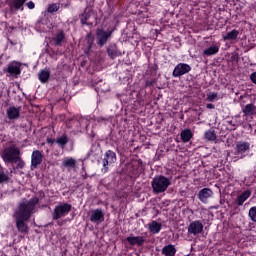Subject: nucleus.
I'll use <instances>...</instances> for the list:
<instances>
[{
	"instance_id": "32",
	"label": "nucleus",
	"mask_w": 256,
	"mask_h": 256,
	"mask_svg": "<svg viewBox=\"0 0 256 256\" xmlns=\"http://www.w3.org/2000/svg\"><path fill=\"white\" fill-rule=\"evenodd\" d=\"M12 163H17L18 169H23L25 167V162L23 161V159H21V155L18 156V159L14 160Z\"/></svg>"
},
{
	"instance_id": "35",
	"label": "nucleus",
	"mask_w": 256,
	"mask_h": 256,
	"mask_svg": "<svg viewBox=\"0 0 256 256\" xmlns=\"http://www.w3.org/2000/svg\"><path fill=\"white\" fill-rule=\"evenodd\" d=\"M6 181H9V176L3 172H0V183H6Z\"/></svg>"
},
{
	"instance_id": "21",
	"label": "nucleus",
	"mask_w": 256,
	"mask_h": 256,
	"mask_svg": "<svg viewBox=\"0 0 256 256\" xmlns=\"http://www.w3.org/2000/svg\"><path fill=\"white\" fill-rule=\"evenodd\" d=\"M256 107L255 104H247L243 109V117H251V115H255Z\"/></svg>"
},
{
	"instance_id": "23",
	"label": "nucleus",
	"mask_w": 256,
	"mask_h": 256,
	"mask_svg": "<svg viewBox=\"0 0 256 256\" xmlns=\"http://www.w3.org/2000/svg\"><path fill=\"white\" fill-rule=\"evenodd\" d=\"M180 137L183 143H189L193 138V132L191 131V129L182 130V132L180 133Z\"/></svg>"
},
{
	"instance_id": "1",
	"label": "nucleus",
	"mask_w": 256,
	"mask_h": 256,
	"mask_svg": "<svg viewBox=\"0 0 256 256\" xmlns=\"http://www.w3.org/2000/svg\"><path fill=\"white\" fill-rule=\"evenodd\" d=\"M38 201L37 198H34L30 201L23 202L15 212L16 227L20 233H29V227L25 224V221H29L31 214L35 211V205H37Z\"/></svg>"
},
{
	"instance_id": "11",
	"label": "nucleus",
	"mask_w": 256,
	"mask_h": 256,
	"mask_svg": "<svg viewBox=\"0 0 256 256\" xmlns=\"http://www.w3.org/2000/svg\"><path fill=\"white\" fill-rule=\"evenodd\" d=\"M43 163V153L39 150H34L31 155V169H37L38 165Z\"/></svg>"
},
{
	"instance_id": "14",
	"label": "nucleus",
	"mask_w": 256,
	"mask_h": 256,
	"mask_svg": "<svg viewBox=\"0 0 256 256\" xmlns=\"http://www.w3.org/2000/svg\"><path fill=\"white\" fill-rule=\"evenodd\" d=\"M66 42L67 38L65 37V31L63 30H58L52 37V43H54V45L61 47V45Z\"/></svg>"
},
{
	"instance_id": "9",
	"label": "nucleus",
	"mask_w": 256,
	"mask_h": 256,
	"mask_svg": "<svg viewBox=\"0 0 256 256\" xmlns=\"http://www.w3.org/2000/svg\"><path fill=\"white\" fill-rule=\"evenodd\" d=\"M200 233H203V222L200 220H195L191 222L188 226V235H200Z\"/></svg>"
},
{
	"instance_id": "22",
	"label": "nucleus",
	"mask_w": 256,
	"mask_h": 256,
	"mask_svg": "<svg viewBox=\"0 0 256 256\" xmlns=\"http://www.w3.org/2000/svg\"><path fill=\"white\" fill-rule=\"evenodd\" d=\"M175 253H177V249L175 248V245L169 244L162 248V255L165 256H174Z\"/></svg>"
},
{
	"instance_id": "18",
	"label": "nucleus",
	"mask_w": 256,
	"mask_h": 256,
	"mask_svg": "<svg viewBox=\"0 0 256 256\" xmlns=\"http://www.w3.org/2000/svg\"><path fill=\"white\" fill-rule=\"evenodd\" d=\"M250 197H251V190L244 191L242 194H240L237 197L236 205H238V207H241L243 203H245V201H247V199H249Z\"/></svg>"
},
{
	"instance_id": "24",
	"label": "nucleus",
	"mask_w": 256,
	"mask_h": 256,
	"mask_svg": "<svg viewBox=\"0 0 256 256\" xmlns=\"http://www.w3.org/2000/svg\"><path fill=\"white\" fill-rule=\"evenodd\" d=\"M76 163L75 158L71 157H66L62 160V166L67 167L68 169H74Z\"/></svg>"
},
{
	"instance_id": "30",
	"label": "nucleus",
	"mask_w": 256,
	"mask_h": 256,
	"mask_svg": "<svg viewBox=\"0 0 256 256\" xmlns=\"http://www.w3.org/2000/svg\"><path fill=\"white\" fill-rule=\"evenodd\" d=\"M107 53H108L109 57H111V59H115V57H117L119 55V52L117 51V48L115 46H110L107 49Z\"/></svg>"
},
{
	"instance_id": "36",
	"label": "nucleus",
	"mask_w": 256,
	"mask_h": 256,
	"mask_svg": "<svg viewBox=\"0 0 256 256\" xmlns=\"http://www.w3.org/2000/svg\"><path fill=\"white\" fill-rule=\"evenodd\" d=\"M93 36L91 34H87V43H88V47L89 49H91L92 45H93Z\"/></svg>"
},
{
	"instance_id": "43",
	"label": "nucleus",
	"mask_w": 256,
	"mask_h": 256,
	"mask_svg": "<svg viewBox=\"0 0 256 256\" xmlns=\"http://www.w3.org/2000/svg\"><path fill=\"white\" fill-rule=\"evenodd\" d=\"M229 124H230V125H233V121H230Z\"/></svg>"
},
{
	"instance_id": "7",
	"label": "nucleus",
	"mask_w": 256,
	"mask_h": 256,
	"mask_svg": "<svg viewBox=\"0 0 256 256\" xmlns=\"http://www.w3.org/2000/svg\"><path fill=\"white\" fill-rule=\"evenodd\" d=\"M116 161H117V155L115 154V152L108 150L105 153V156L102 160V165L104 167L102 169V173H107V171H108L107 166L115 163Z\"/></svg>"
},
{
	"instance_id": "41",
	"label": "nucleus",
	"mask_w": 256,
	"mask_h": 256,
	"mask_svg": "<svg viewBox=\"0 0 256 256\" xmlns=\"http://www.w3.org/2000/svg\"><path fill=\"white\" fill-rule=\"evenodd\" d=\"M101 121H105V118H103V117L97 118L98 123H101Z\"/></svg>"
},
{
	"instance_id": "28",
	"label": "nucleus",
	"mask_w": 256,
	"mask_h": 256,
	"mask_svg": "<svg viewBox=\"0 0 256 256\" xmlns=\"http://www.w3.org/2000/svg\"><path fill=\"white\" fill-rule=\"evenodd\" d=\"M26 1L27 0H13L12 7L14 9H16L17 11H19V9H21V11H23V5H25Z\"/></svg>"
},
{
	"instance_id": "37",
	"label": "nucleus",
	"mask_w": 256,
	"mask_h": 256,
	"mask_svg": "<svg viewBox=\"0 0 256 256\" xmlns=\"http://www.w3.org/2000/svg\"><path fill=\"white\" fill-rule=\"evenodd\" d=\"M26 7H28V9H35V3L33 1H29L26 3Z\"/></svg>"
},
{
	"instance_id": "20",
	"label": "nucleus",
	"mask_w": 256,
	"mask_h": 256,
	"mask_svg": "<svg viewBox=\"0 0 256 256\" xmlns=\"http://www.w3.org/2000/svg\"><path fill=\"white\" fill-rule=\"evenodd\" d=\"M219 53V46L218 45H212L208 48H206L202 55L203 57H211L212 55H217Z\"/></svg>"
},
{
	"instance_id": "34",
	"label": "nucleus",
	"mask_w": 256,
	"mask_h": 256,
	"mask_svg": "<svg viewBox=\"0 0 256 256\" xmlns=\"http://www.w3.org/2000/svg\"><path fill=\"white\" fill-rule=\"evenodd\" d=\"M59 11V4H52L48 7V13H55Z\"/></svg>"
},
{
	"instance_id": "33",
	"label": "nucleus",
	"mask_w": 256,
	"mask_h": 256,
	"mask_svg": "<svg viewBox=\"0 0 256 256\" xmlns=\"http://www.w3.org/2000/svg\"><path fill=\"white\" fill-rule=\"evenodd\" d=\"M219 97V94L217 92H210L207 94V101L213 102Z\"/></svg>"
},
{
	"instance_id": "17",
	"label": "nucleus",
	"mask_w": 256,
	"mask_h": 256,
	"mask_svg": "<svg viewBox=\"0 0 256 256\" xmlns=\"http://www.w3.org/2000/svg\"><path fill=\"white\" fill-rule=\"evenodd\" d=\"M162 228L163 225L155 220L148 224V229L153 235H157V233H160Z\"/></svg>"
},
{
	"instance_id": "31",
	"label": "nucleus",
	"mask_w": 256,
	"mask_h": 256,
	"mask_svg": "<svg viewBox=\"0 0 256 256\" xmlns=\"http://www.w3.org/2000/svg\"><path fill=\"white\" fill-rule=\"evenodd\" d=\"M248 215H249L251 221H253L254 223H256V206L250 208Z\"/></svg>"
},
{
	"instance_id": "12",
	"label": "nucleus",
	"mask_w": 256,
	"mask_h": 256,
	"mask_svg": "<svg viewBox=\"0 0 256 256\" xmlns=\"http://www.w3.org/2000/svg\"><path fill=\"white\" fill-rule=\"evenodd\" d=\"M111 37V32L109 31H104L101 29H98L96 32V39L98 41V45H100V47H103V45H105V43H107V39H109Z\"/></svg>"
},
{
	"instance_id": "40",
	"label": "nucleus",
	"mask_w": 256,
	"mask_h": 256,
	"mask_svg": "<svg viewBox=\"0 0 256 256\" xmlns=\"http://www.w3.org/2000/svg\"><path fill=\"white\" fill-rule=\"evenodd\" d=\"M47 143H49L50 145H53V143H55V140H53V139H47Z\"/></svg>"
},
{
	"instance_id": "13",
	"label": "nucleus",
	"mask_w": 256,
	"mask_h": 256,
	"mask_svg": "<svg viewBox=\"0 0 256 256\" xmlns=\"http://www.w3.org/2000/svg\"><path fill=\"white\" fill-rule=\"evenodd\" d=\"M211 197H213V190L211 188H203L198 193L199 201L204 204L208 203Z\"/></svg>"
},
{
	"instance_id": "10",
	"label": "nucleus",
	"mask_w": 256,
	"mask_h": 256,
	"mask_svg": "<svg viewBox=\"0 0 256 256\" xmlns=\"http://www.w3.org/2000/svg\"><path fill=\"white\" fill-rule=\"evenodd\" d=\"M189 71H191L189 64L179 63L175 66L172 75L173 77H183V75H187Z\"/></svg>"
},
{
	"instance_id": "26",
	"label": "nucleus",
	"mask_w": 256,
	"mask_h": 256,
	"mask_svg": "<svg viewBox=\"0 0 256 256\" xmlns=\"http://www.w3.org/2000/svg\"><path fill=\"white\" fill-rule=\"evenodd\" d=\"M55 143H57V145H59V147H65V145L67 143H69V138H67V135H62L60 137H58L56 140H55Z\"/></svg>"
},
{
	"instance_id": "38",
	"label": "nucleus",
	"mask_w": 256,
	"mask_h": 256,
	"mask_svg": "<svg viewBox=\"0 0 256 256\" xmlns=\"http://www.w3.org/2000/svg\"><path fill=\"white\" fill-rule=\"evenodd\" d=\"M250 79H251L252 83H254L256 85V72H253L250 75Z\"/></svg>"
},
{
	"instance_id": "27",
	"label": "nucleus",
	"mask_w": 256,
	"mask_h": 256,
	"mask_svg": "<svg viewBox=\"0 0 256 256\" xmlns=\"http://www.w3.org/2000/svg\"><path fill=\"white\" fill-rule=\"evenodd\" d=\"M204 135H205V139H207V141H216L217 140V134L215 133V130H207Z\"/></svg>"
},
{
	"instance_id": "15",
	"label": "nucleus",
	"mask_w": 256,
	"mask_h": 256,
	"mask_svg": "<svg viewBox=\"0 0 256 256\" xmlns=\"http://www.w3.org/2000/svg\"><path fill=\"white\" fill-rule=\"evenodd\" d=\"M91 19H95V14L91 10H85L84 13L81 15V23L82 25H93V21Z\"/></svg>"
},
{
	"instance_id": "8",
	"label": "nucleus",
	"mask_w": 256,
	"mask_h": 256,
	"mask_svg": "<svg viewBox=\"0 0 256 256\" xmlns=\"http://www.w3.org/2000/svg\"><path fill=\"white\" fill-rule=\"evenodd\" d=\"M91 223H95V225H100L105 221V213L102 209H95L90 212L89 217Z\"/></svg>"
},
{
	"instance_id": "44",
	"label": "nucleus",
	"mask_w": 256,
	"mask_h": 256,
	"mask_svg": "<svg viewBox=\"0 0 256 256\" xmlns=\"http://www.w3.org/2000/svg\"><path fill=\"white\" fill-rule=\"evenodd\" d=\"M220 204L223 205V200H220Z\"/></svg>"
},
{
	"instance_id": "3",
	"label": "nucleus",
	"mask_w": 256,
	"mask_h": 256,
	"mask_svg": "<svg viewBox=\"0 0 256 256\" xmlns=\"http://www.w3.org/2000/svg\"><path fill=\"white\" fill-rule=\"evenodd\" d=\"M20 155L21 150H19L15 145H11L3 150L1 157L5 163H13L19 159Z\"/></svg>"
},
{
	"instance_id": "6",
	"label": "nucleus",
	"mask_w": 256,
	"mask_h": 256,
	"mask_svg": "<svg viewBox=\"0 0 256 256\" xmlns=\"http://www.w3.org/2000/svg\"><path fill=\"white\" fill-rule=\"evenodd\" d=\"M7 77H17L21 75V64L17 61H12L8 63L7 67L4 69Z\"/></svg>"
},
{
	"instance_id": "5",
	"label": "nucleus",
	"mask_w": 256,
	"mask_h": 256,
	"mask_svg": "<svg viewBox=\"0 0 256 256\" xmlns=\"http://www.w3.org/2000/svg\"><path fill=\"white\" fill-rule=\"evenodd\" d=\"M251 151V143L247 141H238L235 147V155H239V159H245L249 152ZM237 157L234 158V161H239Z\"/></svg>"
},
{
	"instance_id": "19",
	"label": "nucleus",
	"mask_w": 256,
	"mask_h": 256,
	"mask_svg": "<svg viewBox=\"0 0 256 256\" xmlns=\"http://www.w3.org/2000/svg\"><path fill=\"white\" fill-rule=\"evenodd\" d=\"M51 77V70L45 68L38 73V79L41 83H47Z\"/></svg>"
},
{
	"instance_id": "42",
	"label": "nucleus",
	"mask_w": 256,
	"mask_h": 256,
	"mask_svg": "<svg viewBox=\"0 0 256 256\" xmlns=\"http://www.w3.org/2000/svg\"><path fill=\"white\" fill-rule=\"evenodd\" d=\"M212 209H219V206H213Z\"/></svg>"
},
{
	"instance_id": "2",
	"label": "nucleus",
	"mask_w": 256,
	"mask_h": 256,
	"mask_svg": "<svg viewBox=\"0 0 256 256\" xmlns=\"http://www.w3.org/2000/svg\"><path fill=\"white\" fill-rule=\"evenodd\" d=\"M153 193L159 195V193H165L167 189H169V185H171V179L160 175L153 178L152 182Z\"/></svg>"
},
{
	"instance_id": "16",
	"label": "nucleus",
	"mask_w": 256,
	"mask_h": 256,
	"mask_svg": "<svg viewBox=\"0 0 256 256\" xmlns=\"http://www.w3.org/2000/svg\"><path fill=\"white\" fill-rule=\"evenodd\" d=\"M20 113L21 110L15 106H10L6 111L7 117L10 120L19 119Z\"/></svg>"
},
{
	"instance_id": "25",
	"label": "nucleus",
	"mask_w": 256,
	"mask_h": 256,
	"mask_svg": "<svg viewBox=\"0 0 256 256\" xmlns=\"http://www.w3.org/2000/svg\"><path fill=\"white\" fill-rule=\"evenodd\" d=\"M239 37V30H232L223 36L224 41H235Z\"/></svg>"
},
{
	"instance_id": "39",
	"label": "nucleus",
	"mask_w": 256,
	"mask_h": 256,
	"mask_svg": "<svg viewBox=\"0 0 256 256\" xmlns=\"http://www.w3.org/2000/svg\"><path fill=\"white\" fill-rule=\"evenodd\" d=\"M206 108H207V109H215V105H213V104H207V105H206Z\"/></svg>"
},
{
	"instance_id": "4",
	"label": "nucleus",
	"mask_w": 256,
	"mask_h": 256,
	"mask_svg": "<svg viewBox=\"0 0 256 256\" xmlns=\"http://www.w3.org/2000/svg\"><path fill=\"white\" fill-rule=\"evenodd\" d=\"M71 204L69 203H62L55 206L54 210L52 211V219L57 221L58 219H63V217H67L69 213H71Z\"/></svg>"
},
{
	"instance_id": "45",
	"label": "nucleus",
	"mask_w": 256,
	"mask_h": 256,
	"mask_svg": "<svg viewBox=\"0 0 256 256\" xmlns=\"http://www.w3.org/2000/svg\"><path fill=\"white\" fill-rule=\"evenodd\" d=\"M43 31H47L45 28H43Z\"/></svg>"
},
{
	"instance_id": "29",
	"label": "nucleus",
	"mask_w": 256,
	"mask_h": 256,
	"mask_svg": "<svg viewBox=\"0 0 256 256\" xmlns=\"http://www.w3.org/2000/svg\"><path fill=\"white\" fill-rule=\"evenodd\" d=\"M145 240H143V237L138 236V237H130L129 238V243L130 245H141L142 243H144Z\"/></svg>"
}]
</instances>
